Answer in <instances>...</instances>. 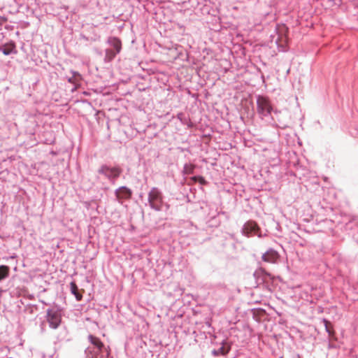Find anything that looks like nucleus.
Returning <instances> with one entry per match:
<instances>
[{
	"instance_id": "nucleus-1",
	"label": "nucleus",
	"mask_w": 358,
	"mask_h": 358,
	"mask_svg": "<svg viewBox=\"0 0 358 358\" xmlns=\"http://www.w3.org/2000/svg\"><path fill=\"white\" fill-rule=\"evenodd\" d=\"M148 203L150 208L156 212L167 213L171 208L162 191L157 187H152L148 192Z\"/></svg>"
},
{
	"instance_id": "nucleus-2",
	"label": "nucleus",
	"mask_w": 358,
	"mask_h": 358,
	"mask_svg": "<svg viewBox=\"0 0 358 358\" xmlns=\"http://www.w3.org/2000/svg\"><path fill=\"white\" fill-rule=\"evenodd\" d=\"M122 173V169L119 165L110 166L108 164H103L97 170V173L103 176L110 183L115 185L117 178Z\"/></svg>"
},
{
	"instance_id": "nucleus-3",
	"label": "nucleus",
	"mask_w": 358,
	"mask_h": 358,
	"mask_svg": "<svg viewBox=\"0 0 358 358\" xmlns=\"http://www.w3.org/2000/svg\"><path fill=\"white\" fill-rule=\"evenodd\" d=\"M63 308L59 306H54L46 310V323L50 328L57 329L62 324Z\"/></svg>"
},
{
	"instance_id": "nucleus-4",
	"label": "nucleus",
	"mask_w": 358,
	"mask_h": 358,
	"mask_svg": "<svg viewBox=\"0 0 358 358\" xmlns=\"http://www.w3.org/2000/svg\"><path fill=\"white\" fill-rule=\"evenodd\" d=\"M109 48L105 50V62H110L122 50L121 40L117 36H109L107 39Z\"/></svg>"
},
{
	"instance_id": "nucleus-5",
	"label": "nucleus",
	"mask_w": 358,
	"mask_h": 358,
	"mask_svg": "<svg viewBox=\"0 0 358 358\" xmlns=\"http://www.w3.org/2000/svg\"><path fill=\"white\" fill-rule=\"evenodd\" d=\"M257 110L262 118L270 116L273 111L270 100L266 96L260 95L257 98Z\"/></svg>"
},
{
	"instance_id": "nucleus-6",
	"label": "nucleus",
	"mask_w": 358,
	"mask_h": 358,
	"mask_svg": "<svg viewBox=\"0 0 358 358\" xmlns=\"http://www.w3.org/2000/svg\"><path fill=\"white\" fill-rule=\"evenodd\" d=\"M116 201L120 204H123L124 201L130 200L133 195L131 189L126 185L120 186L114 192Z\"/></svg>"
},
{
	"instance_id": "nucleus-7",
	"label": "nucleus",
	"mask_w": 358,
	"mask_h": 358,
	"mask_svg": "<svg viewBox=\"0 0 358 358\" xmlns=\"http://www.w3.org/2000/svg\"><path fill=\"white\" fill-rule=\"evenodd\" d=\"M242 234L250 237L253 236H257L261 237L260 228L258 224L253 220L247 221L241 229Z\"/></svg>"
},
{
	"instance_id": "nucleus-8",
	"label": "nucleus",
	"mask_w": 358,
	"mask_h": 358,
	"mask_svg": "<svg viewBox=\"0 0 358 358\" xmlns=\"http://www.w3.org/2000/svg\"><path fill=\"white\" fill-rule=\"evenodd\" d=\"M280 255L273 248H269L262 255V260L266 263L275 264L280 259Z\"/></svg>"
},
{
	"instance_id": "nucleus-9",
	"label": "nucleus",
	"mask_w": 358,
	"mask_h": 358,
	"mask_svg": "<svg viewBox=\"0 0 358 358\" xmlns=\"http://www.w3.org/2000/svg\"><path fill=\"white\" fill-rule=\"evenodd\" d=\"M342 229L351 234L358 243V221L354 220H350L342 227Z\"/></svg>"
},
{
	"instance_id": "nucleus-10",
	"label": "nucleus",
	"mask_w": 358,
	"mask_h": 358,
	"mask_svg": "<svg viewBox=\"0 0 358 358\" xmlns=\"http://www.w3.org/2000/svg\"><path fill=\"white\" fill-rule=\"evenodd\" d=\"M253 275L258 283L267 282L271 280V274L262 267L257 268Z\"/></svg>"
},
{
	"instance_id": "nucleus-11",
	"label": "nucleus",
	"mask_w": 358,
	"mask_h": 358,
	"mask_svg": "<svg viewBox=\"0 0 358 358\" xmlns=\"http://www.w3.org/2000/svg\"><path fill=\"white\" fill-rule=\"evenodd\" d=\"M293 166L294 170L291 169L288 171L290 176H293L301 179L302 176H306L308 173L307 169L305 166L301 165L298 160L293 162Z\"/></svg>"
},
{
	"instance_id": "nucleus-12",
	"label": "nucleus",
	"mask_w": 358,
	"mask_h": 358,
	"mask_svg": "<svg viewBox=\"0 0 358 358\" xmlns=\"http://www.w3.org/2000/svg\"><path fill=\"white\" fill-rule=\"evenodd\" d=\"M221 344L222 345L217 349H213L211 351V354L213 356L218 357L225 355L231 350V345L226 340H222Z\"/></svg>"
},
{
	"instance_id": "nucleus-13",
	"label": "nucleus",
	"mask_w": 358,
	"mask_h": 358,
	"mask_svg": "<svg viewBox=\"0 0 358 358\" xmlns=\"http://www.w3.org/2000/svg\"><path fill=\"white\" fill-rule=\"evenodd\" d=\"M275 31L278 35V38L282 39L283 38H287L288 37L289 29L285 24L281 23L276 24Z\"/></svg>"
},
{
	"instance_id": "nucleus-14",
	"label": "nucleus",
	"mask_w": 358,
	"mask_h": 358,
	"mask_svg": "<svg viewBox=\"0 0 358 358\" xmlns=\"http://www.w3.org/2000/svg\"><path fill=\"white\" fill-rule=\"evenodd\" d=\"M66 79L69 83L73 84L75 87H76L80 85L82 76L78 71H71L70 75L66 76Z\"/></svg>"
},
{
	"instance_id": "nucleus-15",
	"label": "nucleus",
	"mask_w": 358,
	"mask_h": 358,
	"mask_svg": "<svg viewBox=\"0 0 358 358\" xmlns=\"http://www.w3.org/2000/svg\"><path fill=\"white\" fill-rule=\"evenodd\" d=\"M70 291L71 293L75 296L77 301H80L83 299V294L84 293L83 289H79L78 286L75 281L70 282Z\"/></svg>"
},
{
	"instance_id": "nucleus-16",
	"label": "nucleus",
	"mask_w": 358,
	"mask_h": 358,
	"mask_svg": "<svg viewBox=\"0 0 358 358\" xmlns=\"http://www.w3.org/2000/svg\"><path fill=\"white\" fill-rule=\"evenodd\" d=\"M46 151H48L49 155H51L55 159H51V164L52 165L55 166L57 164L58 162L61 160L60 156L62 155V150L61 149H54L52 148L47 150Z\"/></svg>"
},
{
	"instance_id": "nucleus-17",
	"label": "nucleus",
	"mask_w": 358,
	"mask_h": 358,
	"mask_svg": "<svg viewBox=\"0 0 358 358\" xmlns=\"http://www.w3.org/2000/svg\"><path fill=\"white\" fill-rule=\"evenodd\" d=\"M88 340L91 344L99 350V351L102 352L103 349L105 348L104 343L98 337L90 334L88 336Z\"/></svg>"
},
{
	"instance_id": "nucleus-18",
	"label": "nucleus",
	"mask_w": 358,
	"mask_h": 358,
	"mask_svg": "<svg viewBox=\"0 0 358 358\" xmlns=\"http://www.w3.org/2000/svg\"><path fill=\"white\" fill-rule=\"evenodd\" d=\"M177 118L180 120L182 124L186 125L188 127H192L193 124L190 119L185 115L182 112L177 114Z\"/></svg>"
},
{
	"instance_id": "nucleus-19",
	"label": "nucleus",
	"mask_w": 358,
	"mask_h": 358,
	"mask_svg": "<svg viewBox=\"0 0 358 358\" xmlns=\"http://www.w3.org/2000/svg\"><path fill=\"white\" fill-rule=\"evenodd\" d=\"M194 166L192 164L185 163L183 166L182 173L184 176H189L194 173Z\"/></svg>"
},
{
	"instance_id": "nucleus-20",
	"label": "nucleus",
	"mask_w": 358,
	"mask_h": 358,
	"mask_svg": "<svg viewBox=\"0 0 358 358\" xmlns=\"http://www.w3.org/2000/svg\"><path fill=\"white\" fill-rule=\"evenodd\" d=\"M46 145H52L55 142V136L53 131H46Z\"/></svg>"
},
{
	"instance_id": "nucleus-21",
	"label": "nucleus",
	"mask_w": 358,
	"mask_h": 358,
	"mask_svg": "<svg viewBox=\"0 0 358 358\" xmlns=\"http://www.w3.org/2000/svg\"><path fill=\"white\" fill-rule=\"evenodd\" d=\"M9 273V268L7 266H0V281L6 278Z\"/></svg>"
},
{
	"instance_id": "nucleus-22",
	"label": "nucleus",
	"mask_w": 358,
	"mask_h": 358,
	"mask_svg": "<svg viewBox=\"0 0 358 358\" xmlns=\"http://www.w3.org/2000/svg\"><path fill=\"white\" fill-rule=\"evenodd\" d=\"M281 40L282 39L277 38V40L275 41V44L277 45L278 50L280 52H287V46L286 44L281 43Z\"/></svg>"
},
{
	"instance_id": "nucleus-23",
	"label": "nucleus",
	"mask_w": 358,
	"mask_h": 358,
	"mask_svg": "<svg viewBox=\"0 0 358 358\" xmlns=\"http://www.w3.org/2000/svg\"><path fill=\"white\" fill-rule=\"evenodd\" d=\"M13 51V48L7 47L6 45L0 46V52H1L4 55H9Z\"/></svg>"
},
{
	"instance_id": "nucleus-24",
	"label": "nucleus",
	"mask_w": 358,
	"mask_h": 358,
	"mask_svg": "<svg viewBox=\"0 0 358 358\" xmlns=\"http://www.w3.org/2000/svg\"><path fill=\"white\" fill-rule=\"evenodd\" d=\"M192 179L194 182H199L200 185H206V184H207L206 180L202 176H199H199H193L192 178Z\"/></svg>"
},
{
	"instance_id": "nucleus-25",
	"label": "nucleus",
	"mask_w": 358,
	"mask_h": 358,
	"mask_svg": "<svg viewBox=\"0 0 358 358\" xmlns=\"http://www.w3.org/2000/svg\"><path fill=\"white\" fill-rule=\"evenodd\" d=\"M101 352L105 353V355H102L101 358H103V357H105V358H108V357H111L110 356V349L109 346H108V347L105 346V348L103 349V351Z\"/></svg>"
},
{
	"instance_id": "nucleus-26",
	"label": "nucleus",
	"mask_w": 358,
	"mask_h": 358,
	"mask_svg": "<svg viewBox=\"0 0 358 358\" xmlns=\"http://www.w3.org/2000/svg\"><path fill=\"white\" fill-rule=\"evenodd\" d=\"M210 222H212L209 224V226L210 227H217L220 224V221L216 217V216H213L211 219V220L209 221Z\"/></svg>"
},
{
	"instance_id": "nucleus-27",
	"label": "nucleus",
	"mask_w": 358,
	"mask_h": 358,
	"mask_svg": "<svg viewBox=\"0 0 358 358\" xmlns=\"http://www.w3.org/2000/svg\"><path fill=\"white\" fill-rule=\"evenodd\" d=\"M322 322L325 327V330H326V332L329 334V335H331V331H330L329 327H328V324L329 323V320L326 318H324L322 320Z\"/></svg>"
},
{
	"instance_id": "nucleus-28",
	"label": "nucleus",
	"mask_w": 358,
	"mask_h": 358,
	"mask_svg": "<svg viewBox=\"0 0 358 358\" xmlns=\"http://www.w3.org/2000/svg\"><path fill=\"white\" fill-rule=\"evenodd\" d=\"M80 39H83L85 41H90L89 37L86 36L85 35H84L83 34H80Z\"/></svg>"
},
{
	"instance_id": "nucleus-29",
	"label": "nucleus",
	"mask_w": 358,
	"mask_h": 358,
	"mask_svg": "<svg viewBox=\"0 0 358 358\" xmlns=\"http://www.w3.org/2000/svg\"><path fill=\"white\" fill-rule=\"evenodd\" d=\"M30 309H31V313H34L35 310H37L38 309V307L36 305H32L31 307H30Z\"/></svg>"
},
{
	"instance_id": "nucleus-30",
	"label": "nucleus",
	"mask_w": 358,
	"mask_h": 358,
	"mask_svg": "<svg viewBox=\"0 0 358 358\" xmlns=\"http://www.w3.org/2000/svg\"><path fill=\"white\" fill-rule=\"evenodd\" d=\"M58 0H49V4L52 6H57V1Z\"/></svg>"
},
{
	"instance_id": "nucleus-31",
	"label": "nucleus",
	"mask_w": 358,
	"mask_h": 358,
	"mask_svg": "<svg viewBox=\"0 0 358 358\" xmlns=\"http://www.w3.org/2000/svg\"><path fill=\"white\" fill-rule=\"evenodd\" d=\"M357 134V131L355 129V132L351 133V135H352V136L355 137Z\"/></svg>"
},
{
	"instance_id": "nucleus-32",
	"label": "nucleus",
	"mask_w": 358,
	"mask_h": 358,
	"mask_svg": "<svg viewBox=\"0 0 358 358\" xmlns=\"http://www.w3.org/2000/svg\"><path fill=\"white\" fill-rule=\"evenodd\" d=\"M143 196H144V194H143V192H141V193L139 194V198H140V199H142L143 198Z\"/></svg>"
},
{
	"instance_id": "nucleus-33",
	"label": "nucleus",
	"mask_w": 358,
	"mask_h": 358,
	"mask_svg": "<svg viewBox=\"0 0 358 358\" xmlns=\"http://www.w3.org/2000/svg\"><path fill=\"white\" fill-rule=\"evenodd\" d=\"M329 348H335V345H332V344L329 343Z\"/></svg>"
},
{
	"instance_id": "nucleus-34",
	"label": "nucleus",
	"mask_w": 358,
	"mask_h": 358,
	"mask_svg": "<svg viewBox=\"0 0 358 358\" xmlns=\"http://www.w3.org/2000/svg\"><path fill=\"white\" fill-rule=\"evenodd\" d=\"M41 305L43 306L45 305V303L42 301Z\"/></svg>"
},
{
	"instance_id": "nucleus-35",
	"label": "nucleus",
	"mask_w": 358,
	"mask_h": 358,
	"mask_svg": "<svg viewBox=\"0 0 358 358\" xmlns=\"http://www.w3.org/2000/svg\"><path fill=\"white\" fill-rule=\"evenodd\" d=\"M108 358H113V357H108Z\"/></svg>"
},
{
	"instance_id": "nucleus-36",
	"label": "nucleus",
	"mask_w": 358,
	"mask_h": 358,
	"mask_svg": "<svg viewBox=\"0 0 358 358\" xmlns=\"http://www.w3.org/2000/svg\"><path fill=\"white\" fill-rule=\"evenodd\" d=\"M233 358H236V357H233Z\"/></svg>"
}]
</instances>
